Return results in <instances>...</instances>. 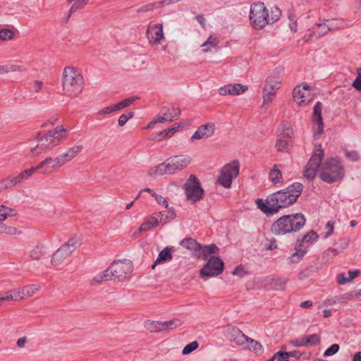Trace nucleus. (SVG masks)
<instances>
[{"label": "nucleus", "instance_id": "1", "mask_svg": "<svg viewBox=\"0 0 361 361\" xmlns=\"http://www.w3.org/2000/svg\"><path fill=\"white\" fill-rule=\"evenodd\" d=\"M324 150L321 145H315L312 157L305 166L304 176L310 180H313L320 167L319 176L324 182L333 183L342 180L345 171L341 159L338 157H330L322 164Z\"/></svg>", "mask_w": 361, "mask_h": 361}, {"label": "nucleus", "instance_id": "2", "mask_svg": "<svg viewBox=\"0 0 361 361\" xmlns=\"http://www.w3.org/2000/svg\"><path fill=\"white\" fill-rule=\"evenodd\" d=\"M303 185L294 183L283 190L269 195L265 200L257 199L256 204L259 209L267 215L273 214L280 209L286 208L294 204L301 195Z\"/></svg>", "mask_w": 361, "mask_h": 361}, {"label": "nucleus", "instance_id": "3", "mask_svg": "<svg viewBox=\"0 0 361 361\" xmlns=\"http://www.w3.org/2000/svg\"><path fill=\"white\" fill-rule=\"evenodd\" d=\"M133 271V265L130 260L114 261L106 270L95 275L90 283L96 286L107 281L125 282L130 279Z\"/></svg>", "mask_w": 361, "mask_h": 361}, {"label": "nucleus", "instance_id": "4", "mask_svg": "<svg viewBox=\"0 0 361 361\" xmlns=\"http://www.w3.org/2000/svg\"><path fill=\"white\" fill-rule=\"evenodd\" d=\"M68 134L69 130L62 125L57 126L46 134L37 137V144L30 147L28 156L31 158H35L52 149L54 147L59 146L68 137Z\"/></svg>", "mask_w": 361, "mask_h": 361}, {"label": "nucleus", "instance_id": "5", "mask_svg": "<svg viewBox=\"0 0 361 361\" xmlns=\"http://www.w3.org/2000/svg\"><path fill=\"white\" fill-rule=\"evenodd\" d=\"M281 16L279 8L271 10L269 13L263 2H257L251 5L250 9V20L255 29L264 28L267 25L276 21Z\"/></svg>", "mask_w": 361, "mask_h": 361}, {"label": "nucleus", "instance_id": "6", "mask_svg": "<svg viewBox=\"0 0 361 361\" xmlns=\"http://www.w3.org/2000/svg\"><path fill=\"white\" fill-rule=\"evenodd\" d=\"M84 80L80 73L75 68L67 66L62 75L63 94L71 98L78 96L83 88Z\"/></svg>", "mask_w": 361, "mask_h": 361}, {"label": "nucleus", "instance_id": "7", "mask_svg": "<svg viewBox=\"0 0 361 361\" xmlns=\"http://www.w3.org/2000/svg\"><path fill=\"white\" fill-rule=\"evenodd\" d=\"M305 224V219L300 213L284 215L272 224L271 232L276 235L297 232L304 226Z\"/></svg>", "mask_w": 361, "mask_h": 361}, {"label": "nucleus", "instance_id": "8", "mask_svg": "<svg viewBox=\"0 0 361 361\" xmlns=\"http://www.w3.org/2000/svg\"><path fill=\"white\" fill-rule=\"evenodd\" d=\"M81 245L80 238L73 237L62 245L52 255L51 264L54 267L61 265L71 253Z\"/></svg>", "mask_w": 361, "mask_h": 361}, {"label": "nucleus", "instance_id": "9", "mask_svg": "<svg viewBox=\"0 0 361 361\" xmlns=\"http://www.w3.org/2000/svg\"><path fill=\"white\" fill-rule=\"evenodd\" d=\"M185 193L187 199L192 202H197L203 199L204 190L201 187L198 178L190 175L184 185Z\"/></svg>", "mask_w": 361, "mask_h": 361}, {"label": "nucleus", "instance_id": "10", "mask_svg": "<svg viewBox=\"0 0 361 361\" xmlns=\"http://www.w3.org/2000/svg\"><path fill=\"white\" fill-rule=\"evenodd\" d=\"M238 173L239 164L238 161H233L222 168L218 181L225 188H230L232 180L238 176Z\"/></svg>", "mask_w": 361, "mask_h": 361}, {"label": "nucleus", "instance_id": "11", "mask_svg": "<svg viewBox=\"0 0 361 361\" xmlns=\"http://www.w3.org/2000/svg\"><path fill=\"white\" fill-rule=\"evenodd\" d=\"M224 268V263L219 257H211L201 269L200 276L205 278L219 276L223 272Z\"/></svg>", "mask_w": 361, "mask_h": 361}, {"label": "nucleus", "instance_id": "12", "mask_svg": "<svg viewBox=\"0 0 361 361\" xmlns=\"http://www.w3.org/2000/svg\"><path fill=\"white\" fill-rule=\"evenodd\" d=\"M37 171L36 166L27 169L16 176H8L0 181V191L13 188L27 180Z\"/></svg>", "mask_w": 361, "mask_h": 361}, {"label": "nucleus", "instance_id": "13", "mask_svg": "<svg viewBox=\"0 0 361 361\" xmlns=\"http://www.w3.org/2000/svg\"><path fill=\"white\" fill-rule=\"evenodd\" d=\"M16 209L4 204L0 205V234L16 235L19 233L16 228L7 226L4 223L8 217L16 216Z\"/></svg>", "mask_w": 361, "mask_h": 361}, {"label": "nucleus", "instance_id": "14", "mask_svg": "<svg viewBox=\"0 0 361 361\" xmlns=\"http://www.w3.org/2000/svg\"><path fill=\"white\" fill-rule=\"evenodd\" d=\"M146 37L150 45L161 44L165 39L162 23H150L146 30Z\"/></svg>", "mask_w": 361, "mask_h": 361}, {"label": "nucleus", "instance_id": "15", "mask_svg": "<svg viewBox=\"0 0 361 361\" xmlns=\"http://www.w3.org/2000/svg\"><path fill=\"white\" fill-rule=\"evenodd\" d=\"M318 235L314 231H311L305 235L300 240L297 242L295 245L296 252L293 254L292 258L298 257V259H301L306 253V249L313 243L317 241Z\"/></svg>", "mask_w": 361, "mask_h": 361}, {"label": "nucleus", "instance_id": "16", "mask_svg": "<svg viewBox=\"0 0 361 361\" xmlns=\"http://www.w3.org/2000/svg\"><path fill=\"white\" fill-rule=\"evenodd\" d=\"M294 101L300 106H305L312 101L310 87L307 83L295 87L293 91Z\"/></svg>", "mask_w": 361, "mask_h": 361}, {"label": "nucleus", "instance_id": "17", "mask_svg": "<svg viewBox=\"0 0 361 361\" xmlns=\"http://www.w3.org/2000/svg\"><path fill=\"white\" fill-rule=\"evenodd\" d=\"M166 161L171 175L187 167L191 162V158L188 155H178L167 159Z\"/></svg>", "mask_w": 361, "mask_h": 361}, {"label": "nucleus", "instance_id": "18", "mask_svg": "<svg viewBox=\"0 0 361 361\" xmlns=\"http://www.w3.org/2000/svg\"><path fill=\"white\" fill-rule=\"evenodd\" d=\"M327 18L320 19L319 23H315L311 28L308 30V34L304 37L305 41H309L312 37L319 39L331 32V28L327 25Z\"/></svg>", "mask_w": 361, "mask_h": 361}, {"label": "nucleus", "instance_id": "19", "mask_svg": "<svg viewBox=\"0 0 361 361\" xmlns=\"http://www.w3.org/2000/svg\"><path fill=\"white\" fill-rule=\"evenodd\" d=\"M216 127L214 123H207L201 125L190 137L191 141L202 139H208L212 137L215 133Z\"/></svg>", "mask_w": 361, "mask_h": 361}, {"label": "nucleus", "instance_id": "20", "mask_svg": "<svg viewBox=\"0 0 361 361\" xmlns=\"http://www.w3.org/2000/svg\"><path fill=\"white\" fill-rule=\"evenodd\" d=\"M247 90V85H243L240 84H229L221 87L219 89V94L221 96L227 95H240Z\"/></svg>", "mask_w": 361, "mask_h": 361}, {"label": "nucleus", "instance_id": "21", "mask_svg": "<svg viewBox=\"0 0 361 361\" xmlns=\"http://www.w3.org/2000/svg\"><path fill=\"white\" fill-rule=\"evenodd\" d=\"M282 79L283 74L281 71H274L266 79L264 87L277 91L281 87Z\"/></svg>", "mask_w": 361, "mask_h": 361}, {"label": "nucleus", "instance_id": "22", "mask_svg": "<svg viewBox=\"0 0 361 361\" xmlns=\"http://www.w3.org/2000/svg\"><path fill=\"white\" fill-rule=\"evenodd\" d=\"M262 280L266 283L264 285L261 284V287L269 288L274 290H283L288 281L286 279H274L271 276L265 277Z\"/></svg>", "mask_w": 361, "mask_h": 361}, {"label": "nucleus", "instance_id": "23", "mask_svg": "<svg viewBox=\"0 0 361 361\" xmlns=\"http://www.w3.org/2000/svg\"><path fill=\"white\" fill-rule=\"evenodd\" d=\"M322 104L317 102L313 109V122L317 125V132L314 133V135L319 134L323 131L324 124L322 116Z\"/></svg>", "mask_w": 361, "mask_h": 361}, {"label": "nucleus", "instance_id": "24", "mask_svg": "<svg viewBox=\"0 0 361 361\" xmlns=\"http://www.w3.org/2000/svg\"><path fill=\"white\" fill-rule=\"evenodd\" d=\"M49 252V247L44 243H39L32 247L29 252V257L32 260H39Z\"/></svg>", "mask_w": 361, "mask_h": 361}, {"label": "nucleus", "instance_id": "25", "mask_svg": "<svg viewBox=\"0 0 361 361\" xmlns=\"http://www.w3.org/2000/svg\"><path fill=\"white\" fill-rule=\"evenodd\" d=\"M230 340L238 345H245L248 343L249 338L243 334V332L236 327L230 329Z\"/></svg>", "mask_w": 361, "mask_h": 361}, {"label": "nucleus", "instance_id": "26", "mask_svg": "<svg viewBox=\"0 0 361 361\" xmlns=\"http://www.w3.org/2000/svg\"><path fill=\"white\" fill-rule=\"evenodd\" d=\"M82 145H75L71 147L68 148L65 152L60 154L61 159H63L65 164L73 160L75 157H76L82 150Z\"/></svg>", "mask_w": 361, "mask_h": 361}, {"label": "nucleus", "instance_id": "27", "mask_svg": "<svg viewBox=\"0 0 361 361\" xmlns=\"http://www.w3.org/2000/svg\"><path fill=\"white\" fill-rule=\"evenodd\" d=\"M159 216H160V220L154 216H152L149 218H148L143 224H142L139 228V231L143 232V231H147L152 229L154 227H156L159 225V223H162L163 221V216L164 213L160 212L158 214Z\"/></svg>", "mask_w": 361, "mask_h": 361}, {"label": "nucleus", "instance_id": "28", "mask_svg": "<svg viewBox=\"0 0 361 361\" xmlns=\"http://www.w3.org/2000/svg\"><path fill=\"white\" fill-rule=\"evenodd\" d=\"M166 174H170L169 165L166 160L161 163L155 167L151 169L148 171V175L152 178H157Z\"/></svg>", "mask_w": 361, "mask_h": 361}, {"label": "nucleus", "instance_id": "29", "mask_svg": "<svg viewBox=\"0 0 361 361\" xmlns=\"http://www.w3.org/2000/svg\"><path fill=\"white\" fill-rule=\"evenodd\" d=\"M219 250V248L214 244L209 245H200V249L197 252V255L199 258L205 259L209 255L214 254Z\"/></svg>", "mask_w": 361, "mask_h": 361}, {"label": "nucleus", "instance_id": "30", "mask_svg": "<svg viewBox=\"0 0 361 361\" xmlns=\"http://www.w3.org/2000/svg\"><path fill=\"white\" fill-rule=\"evenodd\" d=\"M171 259V248L166 247L159 253L157 259L155 260L154 264L152 266V268L154 269L157 264L170 261Z\"/></svg>", "mask_w": 361, "mask_h": 361}, {"label": "nucleus", "instance_id": "31", "mask_svg": "<svg viewBox=\"0 0 361 361\" xmlns=\"http://www.w3.org/2000/svg\"><path fill=\"white\" fill-rule=\"evenodd\" d=\"M176 114H173L172 113L169 112H164L163 114H159L156 116L157 121L161 123H164L167 122L172 121L173 119L178 118L181 114V111L180 109H176Z\"/></svg>", "mask_w": 361, "mask_h": 361}, {"label": "nucleus", "instance_id": "32", "mask_svg": "<svg viewBox=\"0 0 361 361\" xmlns=\"http://www.w3.org/2000/svg\"><path fill=\"white\" fill-rule=\"evenodd\" d=\"M276 90L264 87L262 90L263 104L262 107L269 106L276 96Z\"/></svg>", "mask_w": 361, "mask_h": 361}, {"label": "nucleus", "instance_id": "33", "mask_svg": "<svg viewBox=\"0 0 361 361\" xmlns=\"http://www.w3.org/2000/svg\"><path fill=\"white\" fill-rule=\"evenodd\" d=\"M360 274L359 270L349 271L348 272V276H345L344 273L339 274L337 276V283L338 284L344 285L347 283L350 282L355 278L358 276Z\"/></svg>", "mask_w": 361, "mask_h": 361}, {"label": "nucleus", "instance_id": "34", "mask_svg": "<svg viewBox=\"0 0 361 361\" xmlns=\"http://www.w3.org/2000/svg\"><path fill=\"white\" fill-rule=\"evenodd\" d=\"M293 134L290 124L288 122H283L279 128L278 136L283 137L286 140H290Z\"/></svg>", "mask_w": 361, "mask_h": 361}, {"label": "nucleus", "instance_id": "35", "mask_svg": "<svg viewBox=\"0 0 361 361\" xmlns=\"http://www.w3.org/2000/svg\"><path fill=\"white\" fill-rule=\"evenodd\" d=\"M269 177V180L274 184H277L283 182L281 171L279 170L276 164H274L270 169Z\"/></svg>", "mask_w": 361, "mask_h": 361}, {"label": "nucleus", "instance_id": "36", "mask_svg": "<svg viewBox=\"0 0 361 361\" xmlns=\"http://www.w3.org/2000/svg\"><path fill=\"white\" fill-rule=\"evenodd\" d=\"M25 68L22 65L6 64L0 66V74H6L11 72L24 71Z\"/></svg>", "mask_w": 361, "mask_h": 361}, {"label": "nucleus", "instance_id": "37", "mask_svg": "<svg viewBox=\"0 0 361 361\" xmlns=\"http://www.w3.org/2000/svg\"><path fill=\"white\" fill-rule=\"evenodd\" d=\"M44 164H51V168L54 169V171L57 170L62 166L65 165V163L61 159L60 155H58L55 158H52L51 157H47L44 159Z\"/></svg>", "mask_w": 361, "mask_h": 361}, {"label": "nucleus", "instance_id": "38", "mask_svg": "<svg viewBox=\"0 0 361 361\" xmlns=\"http://www.w3.org/2000/svg\"><path fill=\"white\" fill-rule=\"evenodd\" d=\"M219 44V39L216 37L210 35L206 42H204L201 47L202 51L206 53L212 50V48L216 47Z\"/></svg>", "mask_w": 361, "mask_h": 361}, {"label": "nucleus", "instance_id": "39", "mask_svg": "<svg viewBox=\"0 0 361 361\" xmlns=\"http://www.w3.org/2000/svg\"><path fill=\"white\" fill-rule=\"evenodd\" d=\"M145 327L151 332H161V321H147L145 323Z\"/></svg>", "mask_w": 361, "mask_h": 361}, {"label": "nucleus", "instance_id": "40", "mask_svg": "<svg viewBox=\"0 0 361 361\" xmlns=\"http://www.w3.org/2000/svg\"><path fill=\"white\" fill-rule=\"evenodd\" d=\"M23 293L24 298H30L34 295L39 290V286L32 284L21 287Z\"/></svg>", "mask_w": 361, "mask_h": 361}, {"label": "nucleus", "instance_id": "41", "mask_svg": "<svg viewBox=\"0 0 361 361\" xmlns=\"http://www.w3.org/2000/svg\"><path fill=\"white\" fill-rule=\"evenodd\" d=\"M182 322L179 319H171L169 321L161 322L162 330L163 331L172 330L180 326Z\"/></svg>", "mask_w": 361, "mask_h": 361}, {"label": "nucleus", "instance_id": "42", "mask_svg": "<svg viewBox=\"0 0 361 361\" xmlns=\"http://www.w3.org/2000/svg\"><path fill=\"white\" fill-rule=\"evenodd\" d=\"M67 1L69 4H72L69 10V13H72L82 8L87 4L89 0H67Z\"/></svg>", "mask_w": 361, "mask_h": 361}, {"label": "nucleus", "instance_id": "43", "mask_svg": "<svg viewBox=\"0 0 361 361\" xmlns=\"http://www.w3.org/2000/svg\"><path fill=\"white\" fill-rule=\"evenodd\" d=\"M181 244L188 250L194 251L195 255H197L200 245L197 241L192 239H185L182 241Z\"/></svg>", "mask_w": 361, "mask_h": 361}, {"label": "nucleus", "instance_id": "44", "mask_svg": "<svg viewBox=\"0 0 361 361\" xmlns=\"http://www.w3.org/2000/svg\"><path fill=\"white\" fill-rule=\"evenodd\" d=\"M137 99H138L137 97H131L127 98L126 99H123L117 104H114L116 111L129 106L131 104H133Z\"/></svg>", "mask_w": 361, "mask_h": 361}, {"label": "nucleus", "instance_id": "45", "mask_svg": "<svg viewBox=\"0 0 361 361\" xmlns=\"http://www.w3.org/2000/svg\"><path fill=\"white\" fill-rule=\"evenodd\" d=\"M290 141V140H286L283 137L278 136V139L276 143V147L277 150L279 152H284L288 150L289 142Z\"/></svg>", "mask_w": 361, "mask_h": 361}, {"label": "nucleus", "instance_id": "46", "mask_svg": "<svg viewBox=\"0 0 361 361\" xmlns=\"http://www.w3.org/2000/svg\"><path fill=\"white\" fill-rule=\"evenodd\" d=\"M327 21V25L331 28V32L344 27L345 25L343 20L341 19H330Z\"/></svg>", "mask_w": 361, "mask_h": 361}, {"label": "nucleus", "instance_id": "47", "mask_svg": "<svg viewBox=\"0 0 361 361\" xmlns=\"http://www.w3.org/2000/svg\"><path fill=\"white\" fill-rule=\"evenodd\" d=\"M14 37V32L7 28L0 30V40L3 42L12 40Z\"/></svg>", "mask_w": 361, "mask_h": 361}, {"label": "nucleus", "instance_id": "48", "mask_svg": "<svg viewBox=\"0 0 361 361\" xmlns=\"http://www.w3.org/2000/svg\"><path fill=\"white\" fill-rule=\"evenodd\" d=\"M250 343L248 348L254 351L255 353L261 354L263 352V347L260 343L249 338L248 343Z\"/></svg>", "mask_w": 361, "mask_h": 361}, {"label": "nucleus", "instance_id": "49", "mask_svg": "<svg viewBox=\"0 0 361 361\" xmlns=\"http://www.w3.org/2000/svg\"><path fill=\"white\" fill-rule=\"evenodd\" d=\"M37 170L42 169V173L44 175L51 174L54 171L51 168V164H44V160L36 166Z\"/></svg>", "mask_w": 361, "mask_h": 361}, {"label": "nucleus", "instance_id": "50", "mask_svg": "<svg viewBox=\"0 0 361 361\" xmlns=\"http://www.w3.org/2000/svg\"><path fill=\"white\" fill-rule=\"evenodd\" d=\"M180 128H181V126L180 124H178L177 126L172 127V128H168V129L161 131L158 134V135L161 137V139L166 138V137H171L172 136V135L174 133H176Z\"/></svg>", "mask_w": 361, "mask_h": 361}, {"label": "nucleus", "instance_id": "51", "mask_svg": "<svg viewBox=\"0 0 361 361\" xmlns=\"http://www.w3.org/2000/svg\"><path fill=\"white\" fill-rule=\"evenodd\" d=\"M290 356H293V353H288V352H277L272 357L273 361L275 359H277L276 361H289L288 357Z\"/></svg>", "mask_w": 361, "mask_h": 361}, {"label": "nucleus", "instance_id": "52", "mask_svg": "<svg viewBox=\"0 0 361 361\" xmlns=\"http://www.w3.org/2000/svg\"><path fill=\"white\" fill-rule=\"evenodd\" d=\"M289 20V28L292 32H296L298 31V18L294 13H290L288 16Z\"/></svg>", "mask_w": 361, "mask_h": 361}, {"label": "nucleus", "instance_id": "53", "mask_svg": "<svg viewBox=\"0 0 361 361\" xmlns=\"http://www.w3.org/2000/svg\"><path fill=\"white\" fill-rule=\"evenodd\" d=\"M290 344L294 347L300 348L307 346L306 336H303L290 341Z\"/></svg>", "mask_w": 361, "mask_h": 361}, {"label": "nucleus", "instance_id": "54", "mask_svg": "<svg viewBox=\"0 0 361 361\" xmlns=\"http://www.w3.org/2000/svg\"><path fill=\"white\" fill-rule=\"evenodd\" d=\"M307 345H316L321 342L319 335L314 334L306 336Z\"/></svg>", "mask_w": 361, "mask_h": 361}, {"label": "nucleus", "instance_id": "55", "mask_svg": "<svg viewBox=\"0 0 361 361\" xmlns=\"http://www.w3.org/2000/svg\"><path fill=\"white\" fill-rule=\"evenodd\" d=\"M198 348V343L197 341H192L187 344L183 349L182 353L183 355H188L196 350Z\"/></svg>", "mask_w": 361, "mask_h": 361}, {"label": "nucleus", "instance_id": "56", "mask_svg": "<svg viewBox=\"0 0 361 361\" xmlns=\"http://www.w3.org/2000/svg\"><path fill=\"white\" fill-rule=\"evenodd\" d=\"M352 86L357 90L361 91V68L357 69V76L353 82Z\"/></svg>", "mask_w": 361, "mask_h": 361}, {"label": "nucleus", "instance_id": "57", "mask_svg": "<svg viewBox=\"0 0 361 361\" xmlns=\"http://www.w3.org/2000/svg\"><path fill=\"white\" fill-rule=\"evenodd\" d=\"M339 348L338 344H333L324 351V355L326 357L333 355L339 350Z\"/></svg>", "mask_w": 361, "mask_h": 361}, {"label": "nucleus", "instance_id": "58", "mask_svg": "<svg viewBox=\"0 0 361 361\" xmlns=\"http://www.w3.org/2000/svg\"><path fill=\"white\" fill-rule=\"evenodd\" d=\"M11 291L14 298V301L23 300L25 299L22 288H18L11 290Z\"/></svg>", "mask_w": 361, "mask_h": 361}, {"label": "nucleus", "instance_id": "59", "mask_svg": "<svg viewBox=\"0 0 361 361\" xmlns=\"http://www.w3.org/2000/svg\"><path fill=\"white\" fill-rule=\"evenodd\" d=\"M345 156L351 161H357L360 159V155L356 151H345Z\"/></svg>", "mask_w": 361, "mask_h": 361}, {"label": "nucleus", "instance_id": "60", "mask_svg": "<svg viewBox=\"0 0 361 361\" xmlns=\"http://www.w3.org/2000/svg\"><path fill=\"white\" fill-rule=\"evenodd\" d=\"M152 195L155 198V200L158 204L164 206L165 208L168 207V206H169L168 202L164 197L156 194L155 192H152Z\"/></svg>", "mask_w": 361, "mask_h": 361}, {"label": "nucleus", "instance_id": "61", "mask_svg": "<svg viewBox=\"0 0 361 361\" xmlns=\"http://www.w3.org/2000/svg\"><path fill=\"white\" fill-rule=\"evenodd\" d=\"M325 229L326 230V232L324 238L326 239L331 236L334 232V223L331 221H328L325 225Z\"/></svg>", "mask_w": 361, "mask_h": 361}, {"label": "nucleus", "instance_id": "62", "mask_svg": "<svg viewBox=\"0 0 361 361\" xmlns=\"http://www.w3.org/2000/svg\"><path fill=\"white\" fill-rule=\"evenodd\" d=\"M114 111H116L114 106L111 105V106H106V107H104V108L100 109L97 112V114L98 115L109 114H111Z\"/></svg>", "mask_w": 361, "mask_h": 361}, {"label": "nucleus", "instance_id": "63", "mask_svg": "<svg viewBox=\"0 0 361 361\" xmlns=\"http://www.w3.org/2000/svg\"><path fill=\"white\" fill-rule=\"evenodd\" d=\"M232 274L233 275H236L240 277H243L247 274V272L245 271L243 267L238 266L232 271Z\"/></svg>", "mask_w": 361, "mask_h": 361}, {"label": "nucleus", "instance_id": "64", "mask_svg": "<svg viewBox=\"0 0 361 361\" xmlns=\"http://www.w3.org/2000/svg\"><path fill=\"white\" fill-rule=\"evenodd\" d=\"M155 4H148L146 5H144L141 6L140 8L137 9V13H142V12H147L152 11L154 8Z\"/></svg>", "mask_w": 361, "mask_h": 361}]
</instances>
